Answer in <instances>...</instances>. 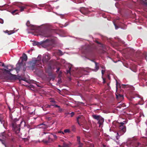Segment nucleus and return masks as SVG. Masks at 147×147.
Listing matches in <instances>:
<instances>
[{
    "label": "nucleus",
    "instance_id": "obj_42",
    "mask_svg": "<svg viewBox=\"0 0 147 147\" xmlns=\"http://www.w3.org/2000/svg\"><path fill=\"white\" fill-rule=\"evenodd\" d=\"M127 38H130V39H129V40H131V39H132V38L131 36H130V35H129L127 36Z\"/></svg>",
    "mask_w": 147,
    "mask_h": 147
},
{
    "label": "nucleus",
    "instance_id": "obj_57",
    "mask_svg": "<svg viewBox=\"0 0 147 147\" xmlns=\"http://www.w3.org/2000/svg\"><path fill=\"white\" fill-rule=\"evenodd\" d=\"M16 14H18L17 13H16Z\"/></svg>",
    "mask_w": 147,
    "mask_h": 147
},
{
    "label": "nucleus",
    "instance_id": "obj_15",
    "mask_svg": "<svg viewBox=\"0 0 147 147\" xmlns=\"http://www.w3.org/2000/svg\"><path fill=\"white\" fill-rule=\"evenodd\" d=\"M18 6L20 8V11H23L24 9L26 8V7L22 6L21 5H20Z\"/></svg>",
    "mask_w": 147,
    "mask_h": 147
},
{
    "label": "nucleus",
    "instance_id": "obj_26",
    "mask_svg": "<svg viewBox=\"0 0 147 147\" xmlns=\"http://www.w3.org/2000/svg\"><path fill=\"white\" fill-rule=\"evenodd\" d=\"M48 136L49 137V138H48V139H49V141L47 142H46V143H47L48 142H52L53 141V139H51V138L49 137V135H48Z\"/></svg>",
    "mask_w": 147,
    "mask_h": 147
},
{
    "label": "nucleus",
    "instance_id": "obj_41",
    "mask_svg": "<svg viewBox=\"0 0 147 147\" xmlns=\"http://www.w3.org/2000/svg\"><path fill=\"white\" fill-rule=\"evenodd\" d=\"M82 10H84L86 11L87 10V9L85 7H83L82 8Z\"/></svg>",
    "mask_w": 147,
    "mask_h": 147
},
{
    "label": "nucleus",
    "instance_id": "obj_20",
    "mask_svg": "<svg viewBox=\"0 0 147 147\" xmlns=\"http://www.w3.org/2000/svg\"><path fill=\"white\" fill-rule=\"evenodd\" d=\"M57 54L59 55H63L62 52L60 50H59L57 52Z\"/></svg>",
    "mask_w": 147,
    "mask_h": 147
},
{
    "label": "nucleus",
    "instance_id": "obj_55",
    "mask_svg": "<svg viewBox=\"0 0 147 147\" xmlns=\"http://www.w3.org/2000/svg\"><path fill=\"white\" fill-rule=\"evenodd\" d=\"M30 52V51H28V52Z\"/></svg>",
    "mask_w": 147,
    "mask_h": 147
},
{
    "label": "nucleus",
    "instance_id": "obj_38",
    "mask_svg": "<svg viewBox=\"0 0 147 147\" xmlns=\"http://www.w3.org/2000/svg\"><path fill=\"white\" fill-rule=\"evenodd\" d=\"M58 133H61L63 134H64V132L61 131H59L58 132Z\"/></svg>",
    "mask_w": 147,
    "mask_h": 147
},
{
    "label": "nucleus",
    "instance_id": "obj_56",
    "mask_svg": "<svg viewBox=\"0 0 147 147\" xmlns=\"http://www.w3.org/2000/svg\"><path fill=\"white\" fill-rule=\"evenodd\" d=\"M19 147H21L20 146Z\"/></svg>",
    "mask_w": 147,
    "mask_h": 147
},
{
    "label": "nucleus",
    "instance_id": "obj_2",
    "mask_svg": "<svg viewBox=\"0 0 147 147\" xmlns=\"http://www.w3.org/2000/svg\"><path fill=\"white\" fill-rule=\"evenodd\" d=\"M144 144H140L137 140L134 139L128 140L126 146L127 147H144Z\"/></svg>",
    "mask_w": 147,
    "mask_h": 147
},
{
    "label": "nucleus",
    "instance_id": "obj_48",
    "mask_svg": "<svg viewBox=\"0 0 147 147\" xmlns=\"http://www.w3.org/2000/svg\"><path fill=\"white\" fill-rule=\"evenodd\" d=\"M59 69H60V68H57V70L56 71V72H58L59 71Z\"/></svg>",
    "mask_w": 147,
    "mask_h": 147
},
{
    "label": "nucleus",
    "instance_id": "obj_16",
    "mask_svg": "<svg viewBox=\"0 0 147 147\" xmlns=\"http://www.w3.org/2000/svg\"><path fill=\"white\" fill-rule=\"evenodd\" d=\"M40 127L42 128L43 129H45L47 128V126L44 123H42V124H40Z\"/></svg>",
    "mask_w": 147,
    "mask_h": 147
},
{
    "label": "nucleus",
    "instance_id": "obj_10",
    "mask_svg": "<svg viewBox=\"0 0 147 147\" xmlns=\"http://www.w3.org/2000/svg\"><path fill=\"white\" fill-rule=\"evenodd\" d=\"M71 144L69 142L68 143H66L64 142L63 143L62 146L63 147H71Z\"/></svg>",
    "mask_w": 147,
    "mask_h": 147
},
{
    "label": "nucleus",
    "instance_id": "obj_27",
    "mask_svg": "<svg viewBox=\"0 0 147 147\" xmlns=\"http://www.w3.org/2000/svg\"><path fill=\"white\" fill-rule=\"evenodd\" d=\"M144 5L145 7V11L147 12V3H144Z\"/></svg>",
    "mask_w": 147,
    "mask_h": 147
},
{
    "label": "nucleus",
    "instance_id": "obj_7",
    "mask_svg": "<svg viewBox=\"0 0 147 147\" xmlns=\"http://www.w3.org/2000/svg\"><path fill=\"white\" fill-rule=\"evenodd\" d=\"M142 137L145 138L144 140L145 141L143 143H140V144H144L145 147L146 146H147V129H146L145 131V136H142Z\"/></svg>",
    "mask_w": 147,
    "mask_h": 147
},
{
    "label": "nucleus",
    "instance_id": "obj_50",
    "mask_svg": "<svg viewBox=\"0 0 147 147\" xmlns=\"http://www.w3.org/2000/svg\"><path fill=\"white\" fill-rule=\"evenodd\" d=\"M34 114V112H32L31 113V114Z\"/></svg>",
    "mask_w": 147,
    "mask_h": 147
},
{
    "label": "nucleus",
    "instance_id": "obj_45",
    "mask_svg": "<svg viewBox=\"0 0 147 147\" xmlns=\"http://www.w3.org/2000/svg\"><path fill=\"white\" fill-rule=\"evenodd\" d=\"M139 98H140V99H141V101H143V98L142 97H138Z\"/></svg>",
    "mask_w": 147,
    "mask_h": 147
},
{
    "label": "nucleus",
    "instance_id": "obj_30",
    "mask_svg": "<svg viewBox=\"0 0 147 147\" xmlns=\"http://www.w3.org/2000/svg\"><path fill=\"white\" fill-rule=\"evenodd\" d=\"M49 134V133H46V132H42V133H41L40 134V136H43V135L44 134Z\"/></svg>",
    "mask_w": 147,
    "mask_h": 147
},
{
    "label": "nucleus",
    "instance_id": "obj_37",
    "mask_svg": "<svg viewBox=\"0 0 147 147\" xmlns=\"http://www.w3.org/2000/svg\"><path fill=\"white\" fill-rule=\"evenodd\" d=\"M0 141H1V142H2V143L3 144H4L5 146V147H6V146L5 145V144L4 143V141H3V140H2L1 139H0Z\"/></svg>",
    "mask_w": 147,
    "mask_h": 147
},
{
    "label": "nucleus",
    "instance_id": "obj_24",
    "mask_svg": "<svg viewBox=\"0 0 147 147\" xmlns=\"http://www.w3.org/2000/svg\"><path fill=\"white\" fill-rule=\"evenodd\" d=\"M40 6L41 7H44L45 6L46 8H47L48 6H50V5H49L48 4L45 5V4H41L40 5Z\"/></svg>",
    "mask_w": 147,
    "mask_h": 147
},
{
    "label": "nucleus",
    "instance_id": "obj_23",
    "mask_svg": "<svg viewBox=\"0 0 147 147\" xmlns=\"http://www.w3.org/2000/svg\"><path fill=\"white\" fill-rule=\"evenodd\" d=\"M82 116H78L77 118V122L78 123V124L79 125H80V123H79V119H80V118H81V117H82Z\"/></svg>",
    "mask_w": 147,
    "mask_h": 147
},
{
    "label": "nucleus",
    "instance_id": "obj_33",
    "mask_svg": "<svg viewBox=\"0 0 147 147\" xmlns=\"http://www.w3.org/2000/svg\"><path fill=\"white\" fill-rule=\"evenodd\" d=\"M17 11H18V10H17V9H16V10H15L13 11L12 12H11V13L13 14V15H14V13H15V12Z\"/></svg>",
    "mask_w": 147,
    "mask_h": 147
},
{
    "label": "nucleus",
    "instance_id": "obj_35",
    "mask_svg": "<svg viewBox=\"0 0 147 147\" xmlns=\"http://www.w3.org/2000/svg\"><path fill=\"white\" fill-rule=\"evenodd\" d=\"M1 66L2 67H6L7 68V69H8V66H5V65H4V64L3 63L2 64Z\"/></svg>",
    "mask_w": 147,
    "mask_h": 147
},
{
    "label": "nucleus",
    "instance_id": "obj_13",
    "mask_svg": "<svg viewBox=\"0 0 147 147\" xmlns=\"http://www.w3.org/2000/svg\"><path fill=\"white\" fill-rule=\"evenodd\" d=\"M73 2L76 3H82L84 1L86 0H72Z\"/></svg>",
    "mask_w": 147,
    "mask_h": 147
},
{
    "label": "nucleus",
    "instance_id": "obj_17",
    "mask_svg": "<svg viewBox=\"0 0 147 147\" xmlns=\"http://www.w3.org/2000/svg\"><path fill=\"white\" fill-rule=\"evenodd\" d=\"M23 60L26 61L27 59V57L25 53H24L22 55Z\"/></svg>",
    "mask_w": 147,
    "mask_h": 147
},
{
    "label": "nucleus",
    "instance_id": "obj_36",
    "mask_svg": "<svg viewBox=\"0 0 147 147\" xmlns=\"http://www.w3.org/2000/svg\"><path fill=\"white\" fill-rule=\"evenodd\" d=\"M105 71V69H103L101 71V73L102 75H103L104 74V72Z\"/></svg>",
    "mask_w": 147,
    "mask_h": 147
},
{
    "label": "nucleus",
    "instance_id": "obj_52",
    "mask_svg": "<svg viewBox=\"0 0 147 147\" xmlns=\"http://www.w3.org/2000/svg\"><path fill=\"white\" fill-rule=\"evenodd\" d=\"M103 147H105V145H103Z\"/></svg>",
    "mask_w": 147,
    "mask_h": 147
},
{
    "label": "nucleus",
    "instance_id": "obj_9",
    "mask_svg": "<svg viewBox=\"0 0 147 147\" xmlns=\"http://www.w3.org/2000/svg\"><path fill=\"white\" fill-rule=\"evenodd\" d=\"M26 25L28 26H30L31 27H32V30H34L36 28V26L34 25L30 24V22L29 21H27L26 23Z\"/></svg>",
    "mask_w": 147,
    "mask_h": 147
},
{
    "label": "nucleus",
    "instance_id": "obj_19",
    "mask_svg": "<svg viewBox=\"0 0 147 147\" xmlns=\"http://www.w3.org/2000/svg\"><path fill=\"white\" fill-rule=\"evenodd\" d=\"M5 32L8 33V34L10 35L14 33V32L13 30H11L8 31L7 30H6L5 31Z\"/></svg>",
    "mask_w": 147,
    "mask_h": 147
},
{
    "label": "nucleus",
    "instance_id": "obj_28",
    "mask_svg": "<svg viewBox=\"0 0 147 147\" xmlns=\"http://www.w3.org/2000/svg\"><path fill=\"white\" fill-rule=\"evenodd\" d=\"M77 141L78 142V143H81L80 141V136H78L77 137Z\"/></svg>",
    "mask_w": 147,
    "mask_h": 147
},
{
    "label": "nucleus",
    "instance_id": "obj_18",
    "mask_svg": "<svg viewBox=\"0 0 147 147\" xmlns=\"http://www.w3.org/2000/svg\"><path fill=\"white\" fill-rule=\"evenodd\" d=\"M50 106L49 105H46L43 106L42 108L43 110L45 111L47 110L46 108H50Z\"/></svg>",
    "mask_w": 147,
    "mask_h": 147
},
{
    "label": "nucleus",
    "instance_id": "obj_49",
    "mask_svg": "<svg viewBox=\"0 0 147 147\" xmlns=\"http://www.w3.org/2000/svg\"><path fill=\"white\" fill-rule=\"evenodd\" d=\"M22 5H23L25 6H27V5H26V4H23V3H22Z\"/></svg>",
    "mask_w": 147,
    "mask_h": 147
},
{
    "label": "nucleus",
    "instance_id": "obj_11",
    "mask_svg": "<svg viewBox=\"0 0 147 147\" xmlns=\"http://www.w3.org/2000/svg\"><path fill=\"white\" fill-rule=\"evenodd\" d=\"M83 128L84 129L83 130L84 131L86 132H88L90 129L89 127L87 124L84 125L83 126Z\"/></svg>",
    "mask_w": 147,
    "mask_h": 147
},
{
    "label": "nucleus",
    "instance_id": "obj_31",
    "mask_svg": "<svg viewBox=\"0 0 147 147\" xmlns=\"http://www.w3.org/2000/svg\"><path fill=\"white\" fill-rule=\"evenodd\" d=\"M72 130L73 131H75L76 129L74 125H73L71 127Z\"/></svg>",
    "mask_w": 147,
    "mask_h": 147
},
{
    "label": "nucleus",
    "instance_id": "obj_46",
    "mask_svg": "<svg viewBox=\"0 0 147 147\" xmlns=\"http://www.w3.org/2000/svg\"><path fill=\"white\" fill-rule=\"evenodd\" d=\"M143 2L144 3H144H147V0H145L144 1H143Z\"/></svg>",
    "mask_w": 147,
    "mask_h": 147
},
{
    "label": "nucleus",
    "instance_id": "obj_21",
    "mask_svg": "<svg viewBox=\"0 0 147 147\" xmlns=\"http://www.w3.org/2000/svg\"><path fill=\"white\" fill-rule=\"evenodd\" d=\"M95 69H94V71H96L98 70V69H99V67H98V66L97 65V63L96 62H95Z\"/></svg>",
    "mask_w": 147,
    "mask_h": 147
},
{
    "label": "nucleus",
    "instance_id": "obj_44",
    "mask_svg": "<svg viewBox=\"0 0 147 147\" xmlns=\"http://www.w3.org/2000/svg\"><path fill=\"white\" fill-rule=\"evenodd\" d=\"M53 136L54 138L55 139L57 138V136L53 134Z\"/></svg>",
    "mask_w": 147,
    "mask_h": 147
},
{
    "label": "nucleus",
    "instance_id": "obj_3",
    "mask_svg": "<svg viewBox=\"0 0 147 147\" xmlns=\"http://www.w3.org/2000/svg\"><path fill=\"white\" fill-rule=\"evenodd\" d=\"M52 42L48 39H47L45 41H41L40 42H35L33 44V45H41L43 47L46 48L49 47L51 45Z\"/></svg>",
    "mask_w": 147,
    "mask_h": 147
},
{
    "label": "nucleus",
    "instance_id": "obj_22",
    "mask_svg": "<svg viewBox=\"0 0 147 147\" xmlns=\"http://www.w3.org/2000/svg\"><path fill=\"white\" fill-rule=\"evenodd\" d=\"M41 55H38V57H37L38 60H37L36 61V62L35 63H37V62H38V63L39 62V61L40 59V58H41Z\"/></svg>",
    "mask_w": 147,
    "mask_h": 147
},
{
    "label": "nucleus",
    "instance_id": "obj_47",
    "mask_svg": "<svg viewBox=\"0 0 147 147\" xmlns=\"http://www.w3.org/2000/svg\"><path fill=\"white\" fill-rule=\"evenodd\" d=\"M101 67L103 69H105V67L104 66H101Z\"/></svg>",
    "mask_w": 147,
    "mask_h": 147
},
{
    "label": "nucleus",
    "instance_id": "obj_8",
    "mask_svg": "<svg viewBox=\"0 0 147 147\" xmlns=\"http://www.w3.org/2000/svg\"><path fill=\"white\" fill-rule=\"evenodd\" d=\"M88 68H81L80 70V73L83 75H86L87 74L86 72H88Z\"/></svg>",
    "mask_w": 147,
    "mask_h": 147
},
{
    "label": "nucleus",
    "instance_id": "obj_39",
    "mask_svg": "<svg viewBox=\"0 0 147 147\" xmlns=\"http://www.w3.org/2000/svg\"><path fill=\"white\" fill-rule=\"evenodd\" d=\"M3 20L2 19H0V23L2 24H3Z\"/></svg>",
    "mask_w": 147,
    "mask_h": 147
},
{
    "label": "nucleus",
    "instance_id": "obj_51",
    "mask_svg": "<svg viewBox=\"0 0 147 147\" xmlns=\"http://www.w3.org/2000/svg\"><path fill=\"white\" fill-rule=\"evenodd\" d=\"M1 6H0V10H3V9H2L1 8Z\"/></svg>",
    "mask_w": 147,
    "mask_h": 147
},
{
    "label": "nucleus",
    "instance_id": "obj_40",
    "mask_svg": "<svg viewBox=\"0 0 147 147\" xmlns=\"http://www.w3.org/2000/svg\"><path fill=\"white\" fill-rule=\"evenodd\" d=\"M71 117H72L74 115V114L73 112H72L71 113Z\"/></svg>",
    "mask_w": 147,
    "mask_h": 147
},
{
    "label": "nucleus",
    "instance_id": "obj_12",
    "mask_svg": "<svg viewBox=\"0 0 147 147\" xmlns=\"http://www.w3.org/2000/svg\"><path fill=\"white\" fill-rule=\"evenodd\" d=\"M1 69V71L0 72H2L3 71H4L5 72L7 73H9L10 71L13 70V69H8H8Z\"/></svg>",
    "mask_w": 147,
    "mask_h": 147
},
{
    "label": "nucleus",
    "instance_id": "obj_6",
    "mask_svg": "<svg viewBox=\"0 0 147 147\" xmlns=\"http://www.w3.org/2000/svg\"><path fill=\"white\" fill-rule=\"evenodd\" d=\"M22 122L23 121H21L19 125H17L16 123H13L12 124V126L13 128V130L15 131L16 133H18L19 132L20 130V125Z\"/></svg>",
    "mask_w": 147,
    "mask_h": 147
},
{
    "label": "nucleus",
    "instance_id": "obj_25",
    "mask_svg": "<svg viewBox=\"0 0 147 147\" xmlns=\"http://www.w3.org/2000/svg\"><path fill=\"white\" fill-rule=\"evenodd\" d=\"M70 132V130L69 129H67L64 130V132L65 133H69Z\"/></svg>",
    "mask_w": 147,
    "mask_h": 147
},
{
    "label": "nucleus",
    "instance_id": "obj_34",
    "mask_svg": "<svg viewBox=\"0 0 147 147\" xmlns=\"http://www.w3.org/2000/svg\"><path fill=\"white\" fill-rule=\"evenodd\" d=\"M0 122L1 124H4V121L3 120L0 119Z\"/></svg>",
    "mask_w": 147,
    "mask_h": 147
},
{
    "label": "nucleus",
    "instance_id": "obj_32",
    "mask_svg": "<svg viewBox=\"0 0 147 147\" xmlns=\"http://www.w3.org/2000/svg\"><path fill=\"white\" fill-rule=\"evenodd\" d=\"M79 146L78 147H82L83 144L81 143H78Z\"/></svg>",
    "mask_w": 147,
    "mask_h": 147
},
{
    "label": "nucleus",
    "instance_id": "obj_29",
    "mask_svg": "<svg viewBox=\"0 0 147 147\" xmlns=\"http://www.w3.org/2000/svg\"><path fill=\"white\" fill-rule=\"evenodd\" d=\"M69 69L67 70V74H68L69 73H70V70L71 68V66H69Z\"/></svg>",
    "mask_w": 147,
    "mask_h": 147
},
{
    "label": "nucleus",
    "instance_id": "obj_53",
    "mask_svg": "<svg viewBox=\"0 0 147 147\" xmlns=\"http://www.w3.org/2000/svg\"><path fill=\"white\" fill-rule=\"evenodd\" d=\"M103 82L104 83H105V80H104V81H103Z\"/></svg>",
    "mask_w": 147,
    "mask_h": 147
},
{
    "label": "nucleus",
    "instance_id": "obj_54",
    "mask_svg": "<svg viewBox=\"0 0 147 147\" xmlns=\"http://www.w3.org/2000/svg\"><path fill=\"white\" fill-rule=\"evenodd\" d=\"M1 69H0V72H1Z\"/></svg>",
    "mask_w": 147,
    "mask_h": 147
},
{
    "label": "nucleus",
    "instance_id": "obj_43",
    "mask_svg": "<svg viewBox=\"0 0 147 147\" xmlns=\"http://www.w3.org/2000/svg\"><path fill=\"white\" fill-rule=\"evenodd\" d=\"M114 25L115 26V29H117L118 28V27L114 23Z\"/></svg>",
    "mask_w": 147,
    "mask_h": 147
},
{
    "label": "nucleus",
    "instance_id": "obj_5",
    "mask_svg": "<svg viewBox=\"0 0 147 147\" xmlns=\"http://www.w3.org/2000/svg\"><path fill=\"white\" fill-rule=\"evenodd\" d=\"M24 65L22 62L20 63H18L16 65V67L15 68V70L17 71V72L18 73V71L22 69V67H23V71H25L26 69V67H24Z\"/></svg>",
    "mask_w": 147,
    "mask_h": 147
},
{
    "label": "nucleus",
    "instance_id": "obj_4",
    "mask_svg": "<svg viewBox=\"0 0 147 147\" xmlns=\"http://www.w3.org/2000/svg\"><path fill=\"white\" fill-rule=\"evenodd\" d=\"M92 117L94 119L98 121V123L99 124V126L102 125L104 122V119L100 115H92Z\"/></svg>",
    "mask_w": 147,
    "mask_h": 147
},
{
    "label": "nucleus",
    "instance_id": "obj_14",
    "mask_svg": "<svg viewBox=\"0 0 147 147\" xmlns=\"http://www.w3.org/2000/svg\"><path fill=\"white\" fill-rule=\"evenodd\" d=\"M43 33L44 34H43L42 35L45 37H51V35L48 34V33L44 31L43 32Z\"/></svg>",
    "mask_w": 147,
    "mask_h": 147
},
{
    "label": "nucleus",
    "instance_id": "obj_1",
    "mask_svg": "<svg viewBox=\"0 0 147 147\" xmlns=\"http://www.w3.org/2000/svg\"><path fill=\"white\" fill-rule=\"evenodd\" d=\"M127 123V122L126 121H124L120 123L121 125L119 126V130L117 132H116V135L115 136L117 140H118L120 136L123 135L126 132V127L124 125Z\"/></svg>",
    "mask_w": 147,
    "mask_h": 147
}]
</instances>
